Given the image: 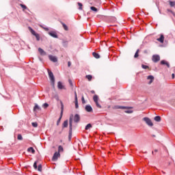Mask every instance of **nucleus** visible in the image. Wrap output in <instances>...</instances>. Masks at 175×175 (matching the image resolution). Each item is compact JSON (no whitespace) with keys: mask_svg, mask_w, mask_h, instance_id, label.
Instances as JSON below:
<instances>
[{"mask_svg":"<svg viewBox=\"0 0 175 175\" xmlns=\"http://www.w3.org/2000/svg\"><path fill=\"white\" fill-rule=\"evenodd\" d=\"M49 35H50V36H52V38H58V36L57 35V33L55 31L49 32Z\"/></svg>","mask_w":175,"mask_h":175,"instance_id":"9d476101","label":"nucleus"},{"mask_svg":"<svg viewBox=\"0 0 175 175\" xmlns=\"http://www.w3.org/2000/svg\"><path fill=\"white\" fill-rule=\"evenodd\" d=\"M37 110H40V107H39L38 104H36L35 107H33V111H36Z\"/></svg>","mask_w":175,"mask_h":175,"instance_id":"393cba45","label":"nucleus"},{"mask_svg":"<svg viewBox=\"0 0 175 175\" xmlns=\"http://www.w3.org/2000/svg\"><path fill=\"white\" fill-rule=\"evenodd\" d=\"M140 51V50L137 49L135 55H134V58H137L139 57V52Z\"/></svg>","mask_w":175,"mask_h":175,"instance_id":"c756f323","label":"nucleus"},{"mask_svg":"<svg viewBox=\"0 0 175 175\" xmlns=\"http://www.w3.org/2000/svg\"><path fill=\"white\" fill-rule=\"evenodd\" d=\"M91 10H92V12H95V13H96V12H98V8H95V7H90Z\"/></svg>","mask_w":175,"mask_h":175,"instance_id":"7c9ffc66","label":"nucleus"},{"mask_svg":"<svg viewBox=\"0 0 175 175\" xmlns=\"http://www.w3.org/2000/svg\"><path fill=\"white\" fill-rule=\"evenodd\" d=\"M73 122V117L70 116L69 119V137H70L72 136V124Z\"/></svg>","mask_w":175,"mask_h":175,"instance_id":"20e7f679","label":"nucleus"},{"mask_svg":"<svg viewBox=\"0 0 175 175\" xmlns=\"http://www.w3.org/2000/svg\"><path fill=\"white\" fill-rule=\"evenodd\" d=\"M78 5L79 6V10H83V3H78Z\"/></svg>","mask_w":175,"mask_h":175,"instance_id":"2f4dec72","label":"nucleus"},{"mask_svg":"<svg viewBox=\"0 0 175 175\" xmlns=\"http://www.w3.org/2000/svg\"><path fill=\"white\" fill-rule=\"evenodd\" d=\"M72 65V63H70V62H68V66L69 67V66H70Z\"/></svg>","mask_w":175,"mask_h":175,"instance_id":"49530a36","label":"nucleus"},{"mask_svg":"<svg viewBox=\"0 0 175 175\" xmlns=\"http://www.w3.org/2000/svg\"><path fill=\"white\" fill-rule=\"evenodd\" d=\"M61 105V113H60V117L57 121V125H59V122H61V120L62 118V116L64 115V103L62 101L60 102Z\"/></svg>","mask_w":175,"mask_h":175,"instance_id":"f03ea898","label":"nucleus"},{"mask_svg":"<svg viewBox=\"0 0 175 175\" xmlns=\"http://www.w3.org/2000/svg\"><path fill=\"white\" fill-rule=\"evenodd\" d=\"M152 154H154V152H152Z\"/></svg>","mask_w":175,"mask_h":175,"instance_id":"864d4df0","label":"nucleus"},{"mask_svg":"<svg viewBox=\"0 0 175 175\" xmlns=\"http://www.w3.org/2000/svg\"><path fill=\"white\" fill-rule=\"evenodd\" d=\"M113 109H122L123 110H125L126 109H128V107H124V106L116 105L113 107Z\"/></svg>","mask_w":175,"mask_h":175,"instance_id":"9b49d317","label":"nucleus"},{"mask_svg":"<svg viewBox=\"0 0 175 175\" xmlns=\"http://www.w3.org/2000/svg\"><path fill=\"white\" fill-rule=\"evenodd\" d=\"M86 79H88V81H91V80H92V75H86L85 76Z\"/></svg>","mask_w":175,"mask_h":175,"instance_id":"bb28decb","label":"nucleus"},{"mask_svg":"<svg viewBox=\"0 0 175 175\" xmlns=\"http://www.w3.org/2000/svg\"><path fill=\"white\" fill-rule=\"evenodd\" d=\"M49 58L50 61H51L52 62H58V59L55 56H53V55H50L49 56Z\"/></svg>","mask_w":175,"mask_h":175,"instance_id":"6e6552de","label":"nucleus"},{"mask_svg":"<svg viewBox=\"0 0 175 175\" xmlns=\"http://www.w3.org/2000/svg\"><path fill=\"white\" fill-rule=\"evenodd\" d=\"M20 6H21V8L23 9V10H27V6L25 5L20 4Z\"/></svg>","mask_w":175,"mask_h":175,"instance_id":"4c0bfd02","label":"nucleus"},{"mask_svg":"<svg viewBox=\"0 0 175 175\" xmlns=\"http://www.w3.org/2000/svg\"><path fill=\"white\" fill-rule=\"evenodd\" d=\"M143 120L145 121L146 124H147V125H148L149 126H153L154 124L151 121L150 118H144Z\"/></svg>","mask_w":175,"mask_h":175,"instance_id":"0eeeda50","label":"nucleus"},{"mask_svg":"<svg viewBox=\"0 0 175 175\" xmlns=\"http://www.w3.org/2000/svg\"><path fill=\"white\" fill-rule=\"evenodd\" d=\"M148 80H150L148 84H151L154 81V77L152 75H149L148 77Z\"/></svg>","mask_w":175,"mask_h":175,"instance_id":"a211bd4d","label":"nucleus"},{"mask_svg":"<svg viewBox=\"0 0 175 175\" xmlns=\"http://www.w3.org/2000/svg\"><path fill=\"white\" fill-rule=\"evenodd\" d=\"M93 100L94 103H96V102H98V100H99V97L98 96V95L95 94L93 96Z\"/></svg>","mask_w":175,"mask_h":175,"instance_id":"6ab92c4d","label":"nucleus"},{"mask_svg":"<svg viewBox=\"0 0 175 175\" xmlns=\"http://www.w3.org/2000/svg\"><path fill=\"white\" fill-rule=\"evenodd\" d=\"M90 128H92V125L91 124H88L85 126V130L88 131V129H90Z\"/></svg>","mask_w":175,"mask_h":175,"instance_id":"c85d7f7f","label":"nucleus"},{"mask_svg":"<svg viewBox=\"0 0 175 175\" xmlns=\"http://www.w3.org/2000/svg\"><path fill=\"white\" fill-rule=\"evenodd\" d=\"M172 79H174V73L172 75Z\"/></svg>","mask_w":175,"mask_h":175,"instance_id":"09e8293b","label":"nucleus"},{"mask_svg":"<svg viewBox=\"0 0 175 175\" xmlns=\"http://www.w3.org/2000/svg\"><path fill=\"white\" fill-rule=\"evenodd\" d=\"M49 73V76L51 80V85H53V87H54V84H55V79L54 78V74H53V72L49 70L48 71Z\"/></svg>","mask_w":175,"mask_h":175,"instance_id":"7ed1b4c3","label":"nucleus"},{"mask_svg":"<svg viewBox=\"0 0 175 175\" xmlns=\"http://www.w3.org/2000/svg\"><path fill=\"white\" fill-rule=\"evenodd\" d=\"M37 169H38V172H42V165L40 164L38 165V167H37Z\"/></svg>","mask_w":175,"mask_h":175,"instance_id":"58836bf2","label":"nucleus"},{"mask_svg":"<svg viewBox=\"0 0 175 175\" xmlns=\"http://www.w3.org/2000/svg\"><path fill=\"white\" fill-rule=\"evenodd\" d=\"M29 31L31 32V34L33 35L36 38V40L39 42L40 40V36H39V33H37L36 31H35L33 29H32V27H28Z\"/></svg>","mask_w":175,"mask_h":175,"instance_id":"f257e3e1","label":"nucleus"},{"mask_svg":"<svg viewBox=\"0 0 175 175\" xmlns=\"http://www.w3.org/2000/svg\"><path fill=\"white\" fill-rule=\"evenodd\" d=\"M167 14H170V13H171L172 15L175 16L174 12H173V11H172V10H170V9H167Z\"/></svg>","mask_w":175,"mask_h":175,"instance_id":"412c9836","label":"nucleus"},{"mask_svg":"<svg viewBox=\"0 0 175 175\" xmlns=\"http://www.w3.org/2000/svg\"><path fill=\"white\" fill-rule=\"evenodd\" d=\"M75 99L76 100V98H77V93L76 92H75Z\"/></svg>","mask_w":175,"mask_h":175,"instance_id":"a18cd8bd","label":"nucleus"},{"mask_svg":"<svg viewBox=\"0 0 175 175\" xmlns=\"http://www.w3.org/2000/svg\"><path fill=\"white\" fill-rule=\"evenodd\" d=\"M157 151H158L157 149H155V150H154V152H157Z\"/></svg>","mask_w":175,"mask_h":175,"instance_id":"8fccbe9b","label":"nucleus"},{"mask_svg":"<svg viewBox=\"0 0 175 175\" xmlns=\"http://www.w3.org/2000/svg\"><path fill=\"white\" fill-rule=\"evenodd\" d=\"M17 139L18 140H23V135H21V134H18V137H17Z\"/></svg>","mask_w":175,"mask_h":175,"instance_id":"e433bc0d","label":"nucleus"},{"mask_svg":"<svg viewBox=\"0 0 175 175\" xmlns=\"http://www.w3.org/2000/svg\"><path fill=\"white\" fill-rule=\"evenodd\" d=\"M157 40H158V42H160V43H163L164 40H165V37L163 36V34H161L159 38H157Z\"/></svg>","mask_w":175,"mask_h":175,"instance_id":"ddd939ff","label":"nucleus"},{"mask_svg":"<svg viewBox=\"0 0 175 175\" xmlns=\"http://www.w3.org/2000/svg\"><path fill=\"white\" fill-rule=\"evenodd\" d=\"M68 83L71 87H73V83L72 82V80L69 79Z\"/></svg>","mask_w":175,"mask_h":175,"instance_id":"79ce46f5","label":"nucleus"},{"mask_svg":"<svg viewBox=\"0 0 175 175\" xmlns=\"http://www.w3.org/2000/svg\"><path fill=\"white\" fill-rule=\"evenodd\" d=\"M144 53H147V51H145Z\"/></svg>","mask_w":175,"mask_h":175,"instance_id":"603ef678","label":"nucleus"},{"mask_svg":"<svg viewBox=\"0 0 175 175\" xmlns=\"http://www.w3.org/2000/svg\"><path fill=\"white\" fill-rule=\"evenodd\" d=\"M28 152H31L32 154H35V149L32 147H30L27 149Z\"/></svg>","mask_w":175,"mask_h":175,"instance_id":"4be33fe9","label":"nucleus"},{"mask_svg":"<svg viewBox=\"0 0 175 175\" xmlns=\"http://www.w3.org/2000/svg\"><path fill=\"white\" fill-rule=\"evenodd\" d=\"M57 88L59 90H65V87L62 85V83L60 81L57 83Z\"/></svg>","mask_w":175,"mask_h":175,"instance_id":"dca6fc26","label":"nucleus"},{"mask_svg":"<svg viewBox=\"0 0 175 175\" xmlns=\"http://www.w3.org/2000/svg\"><path fill=\"white\" fill-rule=\"evenodd\" d=\"M91 94H95V91L94 90H92L91 91Z\"/></svg>","mask_w":175,"mask_h":175,"instance_id":"de8ad7c7","label":"nucleus"},{"mask_svg":"<svg viewBox=\"0 0 175 175\" xmlns=\"http://www.w3.org/2000/svg\"><path fill=\"white\" fill-rule=\"evenodd\" d=\"M82 103L84 105L85 103V100L84 99V96L81 98Z\"/></svg>","mask_w":175,"mask_h":175,"instance_id":"37998d69","label":"nucleus"},{"mask_svg":"<svg viewBox=\"0 0 175 175\" xmlns=\"http://www.w3.org/2000/svg\"><path fill=\"white\" fill-rule=\"evenodd\" d=\"M31 124H32V126H33L34 128H38L37 122H32Z\"/></svg>","mask_w":175,"mask_h":175,"instance_id":"c9c22d12","label":"nucleus"},{"mask_svg":"<svg viewBox=\"0 0 175 175\" xmlns=\"http://www.w3.org/2000/svg\"><path fill=\"white\" fill-rule=\"evenodd\" d=\"M162 173H163V174H165V172L162 171Z\"/></svg>","mask_w":175,"mask_h":175,"instance_id":"3c124183","label":"nucleus"},{"mask_svg":"<svg viewBox=\"0 0 175 175\" xmlns=\"http://www.w3.org/2000/svg\"><path fill=\"white\" fill-rule=\"evenodd\" d=\"M85 110H86L88 113H91L92 112V107H91V105H86Z\"/></svg>","mask_w":175,"mask_h":175,"instance_id":"f8f14e48","label":"nucleus"},{"mask_svg":"<svg viewBox=\"0 0 175 175\" xmlns=\"http://www.w3.org/2000/svg\"><path fill=\"white\" fill-rule=\"evenodd\" d=\"M97 107H98V109H102V106L100 105L99 103L97 101L95 103Z\"/></svg>","mask_w":175,"mask_h":175,"instance_id":"ea45409f","label":"nucleus"},{"mask_svg":"<svg viewBox=\"0 0 175 175\" xmlns=\"http://www.w3.org/2000/svg\"><path fill=\"white\" fill-rule=\"evenodd\" d=\"M125 113H127V114H131V113H133V111L127 110V111H125Z\"/></svg>","mask_w":175,"mask_h":175,"instance_id":"a19ab883","label":"nucleus"},{"mask_svg":"<svg viewBox=\"0 0 175 175\" xmlns=\"http://www.w3.org/2000/svg\"><path fill=\"white\" fill-rule=\"evenodd\" d=\"M152 61L154 63L159 62V61H161V57L159 55H153L152 57Z\"/></svg>","mask_w":175,"mask_h":175,"instance_id":"423d86ee","label":"nucleus"},{"mask_svg":"<svg viewBox=\"0 0 175 175\" xmlns=\"http://www.w3.org/2000/svg\"><path fill=\"white\" fill-rule=\"evenodd\" d=\"M60 23H61V24H62V27H63V28L65 31H69V28L68 27V26L65 23H64L62 21H60Z\"/></svg>","mask_w":175,"mask_h":175,"instance_id":"f3484780","label":"nucleus"},{"mask_svg":"<svg viewBox=\"0 0 175 175\" xmlns=\"http://www.w3.org/2000/svg\"><path fill=\"white\" fill-rule=\"evenodd\" d=\"M59 157H61V154H59V152H55L53 156L52 161L53 162L58 161V158H59Z\"/></svg>","mask_w":175,"mask_h":175,"instance_id":"39448f33","label":"nucleus"},{"mask_svg":"<svg viewBox=\"0 0 175 175\" xmlns=\"http://www.w3.org/2000/svg\"><path fill=\"white\" fill-rule=\"evenodd\" d=\"M161 65H166V66H167V68H170V64H169V62H167L165 60H162L161 62Z\"/></svg>","mask_w":175,"mask_h":175,"instance_id":"2eb2a0df","label":"nucleus"},{"mask_svg":"<svg viewBox=\"0 0 175 175\" xmlns=\"http://www.w3.org/2000/svg\"><path fill=\"white\" fill-rule=\"evenodd\" d=\"M74 122H80V115L75 114L74 116Z\"/></svg>","mask_w":175,"mask_h":175,"instance_id":"1a4fd4ad","label":"nucleus"},{"mask_svg":"<svg viewBox=\"0 0 175 175\" xmlns=\"http://www.w3.org/2000/svg\"><path fill=\"white\" fill-rule=\"evenodd\" d=\"M49 106V105L47 104V103H44V105H43V107L44 108V109H46V107Z\"/></svg>","mask_w":175,"mask_h":175,"instance_id":"c03bdc74","label":"nucleus"},{"mask_svg":"<svg viewBox=\"0 0 175 175\" xmlns=\"http://www.w3.org/2000/svg\"><path fill=\"white\" fill-rule=\"evenodd\" d=\"M92 55H93V57H94V58H96L97 59L100 58V56L95 52L92 53Z\"/></svg>","mask_w":175,"mask_h":175,"instance_id":"aec40b11","label":"nucleus"},{"mask_svg":"<svg viewBox=\"0 0 175 175\" xmlns=\"http://www.w3.org/2000/svg\"><path fill=\"white\" fill-rule=\"evenodd\" d=\"M38 51L40 54H41V55H47V53H46V51H44V50H43L42 48H39Z\"/></svg>","mask_w":175,"mask_h":175,"instance_id":"4468645a","label":"nucleus"},{"mask_svg":"<svg viewBox=\"0 0 175 175\" xmlns=\"http://www.w3.org/2000/svg\"><path fill=\"white\" fill-rule=\"evenodd\" d=\"M142 68L143 69H150V67H148V66H146V65H144V64H142Z\"/></svg>","mask_w":175,"mask_h":175,"instance_id":"72a5a7b5","label":"nucleus"},{"mask_svg":"<svg viewBox=\"0 0 175 175\" xmlns=\"http://www.w3.org/2000/svg\"><path fill=\"white\" fill-rule=\"evenodd\" d=\"M154 121H157V122H160V121H161V116H155L154 117Z\"/></svg>","mask_w":175,"mask_h":175,"instance_id":"a878e982","label":"nucleus"},{"mask_svg":"<svg viewBox=\"0 0 175 175\" xmlns=\"http://www.w3.org/2000/svg\"><path fill=\"white\" fill-rule=\"evenodd\" d=\"M64 152V147H62V146H59L58 147V152L59 154V152Z\"/></svg>","mask_w":175,"mask_h":175,"instance_id":"b1692460","label":"nucleus"},{"mask_svg":"<svg viewBox=\"0 0 175 175\" xmlns=\"http://www.w3.org/2000/svg\"><path fill=\"white\" fill-rule=\"evenodd\" d=\"M170 5L171 8H173L175 6V1H170Z\"/></svg>","mask_w":175,"mask_h":175,"instance_id":"473e14b6","label":"nucleus"},{"mask_svg":"<svg viewBox=\"0 0 175 175\" xmlns=\"http://www.w3.org/2000/svg\"><path fill=\"white\" fill-rule=\"evenodd\" d=\"M68 128V120H65L62 124V129Z\"/></svg>","mask_w":175,"mask_h":175,"instance_id":"5701e85b","label":"nucleus"},{"mask_svg":"<svg viewBox=\"0 0 175 175\" xmlns=\"http://www.w3.org/2000/svg\"><path fill=\"white\" fill-rule=\"evenodd\" d=\"M33 167H34V169H38V161L34 162Z\"/></svg>","mask_w":175,"mask_h":175,"instance_id":"f704fd0d","label":"nucleus"},{"mask_svg":"<svg viewBox=\"0 0 175 175\" xmlns=\"http://www.w3.org/2000/svg\"><path fill=\"white\" fill-rule=\"evenodd\" d=\"M75 109H79V101L77 100V97H76V100H75Z\"/></svg>","mask_w":175,"mask_h":175,"instance_id":"cd10ccee","label":"nucleus"}]
</instances>
